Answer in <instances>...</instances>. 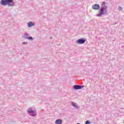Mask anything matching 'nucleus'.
Listing matches in <instances>:
<instances>
[{
  "mask_svg": "<svg viewBox=\"0 0 124 124\" xmlns=\"http://www.w3.org/2000/svg\"><path fill=\"white\" fill-rule=\"evenodd\" d=\"M22 38L24 39H28V40H31L32 41L33 40V38L31 36H30V34L28 33H25L22 36Z\"/></svg>",
  "mask_w": 124,
  "mask_h": 124,
  "instance_id": "4",
  "label": "nucleus"
},
{
  "mask_svg": "<svg viewBox=\"0 0 124 124\" xmlns=\"http://www.w3.org/2000/svg\"><path fill=\"white\" fill-rule=\"evenodd\" d=\"M22 44H23L24 45H27V44H28V42H24L22 43Z\"/></svg>",
  "mask_w": 124,
  "mask_h": 124,
  "instance_id": "13",
  "label": "nucleus"
},
{
  "mask_svg": "<svg viewBox=\"0 0 124 124\" xmlns=\"http://www.w3.org/2000/svg\"><path fill=\"white\" fill-rule=\"evenodd\" d=\"M92 8L94 10H98L100 8V5L98 4H95L92 6Z\"/></svg>",
  "mask_w": 124,
  "mask_h": 124,
  "instance_id": "6",
  "label": "nucleus"
},
{
  "mask_svg": "<svg viewBox=\"0 0 124 124\" xmlns=\"http://www.w3.org/2000/svg\"><path fill=\"white\" fill-rule=\"evenodd\" d=\"M84 88V86L83 85H74L73 87L74 90H81V89H83Z\"/></svg>",
  "mask_w": 124,
  "mask_h": 124,
  "instance_id": "7",
  "label": "nucleus"
},
{
  "mask_svg": "<svg viewBox=\"0 0 124 124\" xmlns=\"http://www.w3.org/2000/svg\"><path fill=\"white\" fill-rule=\"evenodd\" d=\"M28 28H31V27H33L34 26V23H32V22H29L27 23Z\"/></svg>",
  "mask_w": 124,
  "mask_h": 124,
  "instance_id": "8",
  "label": "nucleus"
},
{
  "mask_svg": "<svg viewBox=\"0 0 124 124\" xmlns=\"http://www.w3.org/2000/svg\"><path fill=\"white\" fill-rule=\"evenodd\" d=\"M85 124H91V122L89 120H87L85 122Z\"/></svg>",
  "mask_w": 124,
  "mask_h": 124,
  "instance_id": "11",
  "label": "nucleus"
},
{
  "mask_svg": "<svg viewBox=\"0 0 124 124\" xmlns=\"http://www.w3.org/2000/svg\"><path fill=\"white\" fill-rule=\"evenodd\" d=\"M28 114L32 117H35L37 114H36V110H33L31 108H29L27 110Z\"/></svg>",
  "mask_w": 124,
  "mask_h": 124,
  "instance_id": "3",
  "label": "nucleus"
},
{
  "mask_svg": "<svg viewBox=\"0 0 124 124\" xmlns=\"http://www.w3.org/2000/svg\"><path fill=\"white\" fill-rule=\"evenodd\" d=\"M86 42V40L84 38L79 39L77 41V43L78 44H84Z\"/></svg>",
  "mask_w": 124,
  "mask_h": 124,
  "instance_id": "5",
  "label": "nucleus"
},
{
  "mask_svg": "<svg viewBox=\"0 0 124 124\" xmlns=\"http://www.w3.org/2000/svg\"><path fill=\"white\" fill-rule=\"evenodd\" d=\"M0 3L3 6L7 5L8 7H13L15 5L14 0H1Z\"/></svg>",
  "mask_w": 124,
  "mask_h": 124,
  "instance_id": "1",
  "label": "nucleus"
},
{
  "mask_svg": "<svg viewBox=\"0 0 124 124\" xmlns=\"http://www.w3.org/2000/svg\"><path fill=\"white\" fill-rule=\"evenodd\" d=\"M118 10L122 11V10H123V8L121 6L118 7Z\"/></svg>",
  "mask_w": 124,
  "mask_h": 124,
  "instance_id": "12",
  "label": "nucleus"
},
{
  "mask_svg": "<svg viewBox=\"0 0 124 124\" xmlns=\"http://www.w3.org/2000/svg\"><path fill=\"white\" fill-rule=\"evenodd\" d=\"M72 105L73 107H75V108H79V107L77 106V104L74 103L73 102L72 103Z\"/></svg>",
  "mask_w": 124,
  "mask_h": 124,
  "instance_id": "10",
  "label": "nucleus"
},
{
  "mask_svg": "<svg viewBox=\"0 0 124 124\" xmlns=\"http://www.w3.org/2000/svg\"><path fill=\"white\" fill-rule=\"evenodd\" d=\"M56 124H62V119H57L55 121Z\"/></svg>",
  "mask_w": 124,
  "mask_h": 124,
  "instance_id": "9",
  "label": "nucleus"
},
{
  "mask_svg": "<svg viewBox=\"0 0 124 124\" xmlns=\"http://www.w3.org/2000/svg\"><path fill=\"white\" fill-rule=\"evenodd\" d=\"M108 7L105 5V2H103L101 4V8L100 9L99 13L97 15L98 17H101L102 15H105L107 13V9Z\"/></svg>",
  "mask_w": 124,
  "mask_h": 124,
  "instance_id": "2",
  "label": "nucleus"
}]
</instances>
